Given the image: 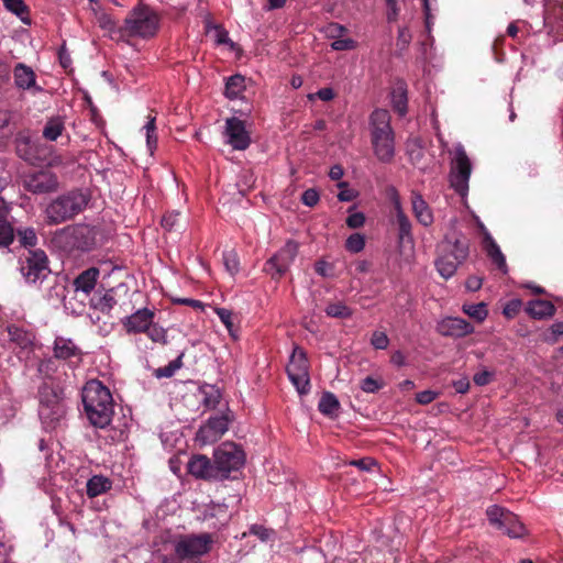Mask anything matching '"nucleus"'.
<instances>
[{
  "mask_svg": "<svg viewBox=\"0 0 563 563\" xmlns=\"http://www.w3.org/2000/svg\"><path fill=\"white\" fill-rule=\"evenodd\" d=\"M299 250V244L292 240L286 244L265 263V272L273 278H280L288 271L295 261Z\"/></svg>",
  "mask_w": 563,
  "mask_h": 563,
  "instance_id": "nucleus-15",
  "label": "nucleus"
},
{
  "mask_svg": "<svg viewBox=\"0 0 563 563\" xmlns=\"http://www.w3.org/2000/svg\"><path fill=\"white\" fill-rule=\"evenodd\" d=\"M206 33L213 34V40L217 45H230L234 46V43L230 40L228 31L220 24H213L210 19H206Z\"/></svg>",
  "mask_w": 563,
  "mask_h": 563,
  "instance_id": "nucleus-31",
  "label": "nucleus"
},
{
  "mask_svg": "<svg viewBox=\"0 0 563 563\" xmlns=\"http://www.w3.org/2000/svg\"><path fill=\"white\" fill-rule=\"evenodd\" d=\"M463 311L478 322L484 321L488 314L485 302L463 305Z\"/></svg>",
  "mask_w": 563,
  "mask_h": 563,
  "instance_id": "nucleus-38",
  "label": "nucleus"
},
{
  "mask_svg": "<svg viewBox=\"0 0 563 563\" xmlns=\"http://www.w3.org/2000/svg\"><path fill=\"white\" fill-rule=\"evenodd\" d=\"M20 183L25 191L33 195H48L59 187L57 175L47 168L23 173Z\"/></svg>",
  "mask_w": 563,
  "mask_h": 563,
  "instance_id": "nucleus-10",
  "label": "nucleus"
},
{
  "mask_svg": "<svg viewBox=\"0 0 563 563\" xmlns=\"http://www.w3.org/2000/svg\"><path fill=\"white\" fill-rule=\"evenodd\" d=\"M216 313L218 314L222 323L225 325L230 334L233 338H236L233 330L232 311L225 308H216Z\"/></svg>",
  "mask_w": 563,
  "mask_h": 563,
  "instance_id": "nucleus-49",
  "label": "nucleus"
},
{
  "mask_svg": "<svg viewBox=\"0 0 563 563\" xmlns=\"http://www.w3.org/2000/svg\"><path fill=\"white\" fill-rule=\"evenodd\" d=\"M472 173V163L462 144L454 146V157L451 161L449 180L451 187L461 196L468 191V180Z\"/></svg>",
  "mask_w": 563,
  "mask_h": 563,
  "instance_id": "nucleus-8",
  "label": "nucleus"
},
{
  "mask_svg": "<svg viewBox=\"0 0 563 563\" xmlns=\"http://www.w3.org/2000/svg\"><path fill=\"white\" fill-rule=\"evenodd\" d=\"M522 306V301L520 299H511L506 303L503 309V313L506 318L511 319L518 314Z\"/></svg>",
  "mask_w": 563,
  "mask_h": 563,
  "instance_id": "nucleus-53",
  "label": "nucleus"
},
{
  "mask_svg": "<svg viewBox=\"0 0 563 563\" xmlns=\"http://www.w3.org/2000/svg\"><path fill=\"white\" fill-rule=\"evenodd\" d=\"M54 356L58 360H70L71 357H78L81 360L82 352L70 339L64 336H57L54 341Z\"/></svg>",
  "mask_w": 563,
  "mask_h": 563,
  "instance_id": "nucleus-21",
  "label": "nucleus"
},
{
  "mask_svg": "<svg viewBox=\"0 0 563 563\" xmlns=\"http://www.w3.org/2000/svg\"><path fill=\"white\" fill-rule=\"evenodd\" d=\"M493 374L488 371H482L476 373L473 377L474 383L477 386H485L490 383Z\"/></svg>",
  "mask_w": 563,
  "mask_h": 563,
  "instance_id": "nucleus-63",
  "label": "nucleus"
},
{
  "mask_svg": "<svg viewBox=\"0 0 563 563\" xmlns=\"http://www.w3.org/2000/svg\"><path fill=\"white\" fill-rule=\"evenodd\" d=\"M319 192L313 188L305 190L301 195L302 203L308 207H314L319 202Z\"/></svg>",
  "mask_w": 563,
  "mask_h": 563,
  "instance_id": "nucleus-56",
  "label": "nucleus"
},
{
  "mask_svg": "<svg viewBox=\"0 0 563 563\" xmlns=\"http://www.w3.org/2000/svg\"><path fill=\"white\" fill-rule=\"evenodd\" d=\"M117 303L112 291H107L103 296L99 297L95 302V308L103 313H109Z\"/></svg>",
  "mask_w": 563,
  "mask_h": 563,
  "instance_id": "nucleus-43",
  "label": "nucleus"
},
{
  "mask_svg": "<svg viewBox=\"0 0 563 563\" xmlns=\"http://www.w3.org/2000/svg\"><path fill=\"white\" fill-rule=\"evenodd\" d=\"M245 90L244 76L236 74L228 78L224 95L229 99H236Z\"/></svg>",
  "mask_w": 563,
  "mask_h": 563,
  "instance_id": "nucleus-34",
  "label": "nucleus"
},
{
  "mask_svg": "<svg viewBox=\"0 0 563 563\" xmlns=\"http://www.w3.org/2000/svg\"><path fill=\"white\" fill-rule=\"evenodd\" d=\"M227 142L233 150L244 151L251 144V136L245 129V124L239 118H228L225 121Z\"/></svg>",
  "mask_w": 563,
  "mask_h": 563,
  "instance_id": "nucleus-18",
  "label": "nucleus"
},
{
  "mask_svg": "<svg viewBox=\"0 0 563 563\" xmlns=\"http://www.w3.org/2000/svg\"><path fill=\"white\" fill-rule=\"evenodd\" d=\"M334 96H335V93L332 88L324 87V88L319 89L316 93L308 95V98L310 100H312L316 97H318L322 101H330L334 98Z\"/></svg>",
  "mask_w": 563,
  "mask_h": 563,
  "instance_id": "nucleus-61",
  "label": "nucleus"
},
{
  "mask_svg": "<svg viewBox=\"0 0 563 563\" xmlns=\"http://www.w3.org/2000/svg\"><path fill=\"white\" fill-rule=\"evenodd\" d=\"M563 334V321L554 322L545 332L542 333V341L554 344Z\"/></svg>",
  "mask_w": 563,
  "mask_h": 563,
  "instance_id": "nucleus-41",
  "label": "nucleus"
},
{
  "mask_svg": "<svg viewBox=\"0 0 563 563\" xmlns=\"http://www.w3.org/2000/svg\"><path fill=\"white\" fill-rule=\"evenodd\" d=\"M14 241V230L5 220H0V247H9Z\"/></svg>",
  "mask_w": 563,
  "mask_h": 563,
  "instance_id": "nucleus-40",
  "label": "nucleus"
},
{
  "mask_svg": "<svg viewBox=\"0 0 563 563\" xmlns=\"http://www.w3.org/2000/svg\"><path fill=\"white\" fill-rule=\"evenodd\" d=\"M20 271L29 283L35 284L45 279L51 273L45 252L42 250H30L21 263Z\"/></svg>",
  "mask_w": 563,
  "mask_h": 563,
  "instance_id": "nucleus-13",
  "label": "nucleus"
},
{
  "mask_svg": "<svg viewBox=\"0 0 563 563\" xmlns=\"http://www.w3.org/2000/svg\"><path fill=\"white\" fill-rule=\"evenodd\" d=\"M485 250L487 256L493 261V263L500 269L503 273H507V264L504 254L501 253L497 243L493 240L492 236L485 238Z\"/></svg>",
  "mask_w": 563,
  "mask_h": 563,
  "instance_id": "nucleus-29",
  "label": "nucleus"
},
{
  "mask_svg": "<svg viewBox=\"0 0 563 563\" xmlns=\"http://www.w3.org/2000/svg\"><path fill=\"white\" fill-rule=\"evenodd\" d=\"M211 543L212 538L209 533L187 536L176 543L175 552L181 559L199 556L210 551Z\"/></svg>",
  "mask_w": 563,
  "mask_h": 563,
  "instance_id": "nucleus-17",
  "label": "nucleus"
},
{
  "mask_svg": "<svg viewBox=\"0 0 563 563\" xmlns=\"http://www.w3.org/2000/svg\"><path fill=\"white\" fill-rule=\"evenodd\" d=\"M356 47V42L352 38H336L331 43L334 51H351Z\"/></svg>",
  "mask_w": 563,
  "mask_h": 563,
  "instance_id": "nucleus-55",
  "label": "nucleus"
},
{
  "mask_svg": "<svg viewBox=\"0 0 563 563\" xmlns=\"http://www.w3.org/2000/svg\"><path fill=\"white\" fill-rule=\"evenodd\" d=\"M154 313L146 309H140L126 318L124 323L128 332H144L153 322Z\"/></svg>",
  "mask_w": 563,
  "mask_h": 563,
  "instance_id": "nucleus-22",
  "label": "nucleus"
},
{
  "mask_svg": "<svg viewBox=\"0 0 563 563\" xmlns=\"http://www.w3.org/2000/svg\"><path fill=\"white\" fill-rule=\"evenodd\" d=\"M64 129V121L59 117L51 118L43 129V136L48 141H56Z\"/></svg>",
  "mask_w": 563,
  "mask_h": 563,
  "instance_id": "nucleus-35",
  "label": "nucleus"
},
{
  "mask_svg": "<svg viewBox=\"0 0 563 563\" xmlns=\"http://www.w3.org/2000/svg\"><path fill=\"white\" fill-rule=\"evenodd\" d=\"M325 313L331 318L347 319L352 317L353 311L343 301H335L327 306Z\"/></svg>",
  "mask_w": 563,
  "mask_h": 563,
  "instance_id": "nucleus-36",
  "label": "nucleus"
},
{
  "mask_svg": "<svg viewBox=\"0 0 563 563\" xmlns=\"http://www.w3.org/2000/svg\"><path fill=\"white\" fill-rule=\"evenodd\" d=\"M486 516L490 525L510 538H520L525 534V526L518 517L498 505L488 507Z\"/></svg>",
  "mask_w": 563,
  "mask_h": 563,
  "instance_id": "nucleus-12",
  "label": "nucleus"
},
{
  "mask_svg": "<svg viewBox=\"0 0 563 563\" xmlns=\"http://www.w3.org/2000/svg\"><path fill=\"white\" fill-rule=\"evenodd\" d=\"M4 7L24 21V15L29 13L27 7L23 0H3Z\"/></svg>",
  "mask_w": 563,
  "mask_h": 563,
  "instance_id": "nucleus-44",
  "label": "nucleus"
},
{
  "mask_svg": "<svg viewBox=\"0 0 563 563\" xmlns=\"http://www.w3.org/2000/svg\"><path fill=\"white\" fill-rule=\"evenodd\" d=\"M18 238L24 247H34L37 244V236L33 228L18 230Z\"/></svg>",
  "mask_w": 563,
  "mask_h": 563,
  "instance_id": "nucleus-42",
  "label": "nucleus"
},
{
  "mask_svg": "<svg viewBox=\"0 0 563 563\" xmlns=\"http://www.w3.org/2000/svg\"><path fill=\"white\" fill-rule=\"evenodd\" d=\"M16 155L31 165H41L47 162L51 148L38 141H32L29 136L19 135L15 139Z\"/></svg>",
  "mask_w": 563,
  "mask_h": 563,
  "instance_id": "nucleus-14",
  "label": "nucleus"
},
{
  "mask_svg": "<svg viewBox=\"0 0 563 563\" xmlns=\"http://www.w3.org/2000/svg\"><path fill=\"white\" fill-rule=\"evenodd\" d=\"M383 387V383L377 379L367 376L361 383V389L365 393H376Z\"/></svg>",
  "mask_w": 563,
  "mask_h": 563,
  "instance_id": "nucleus-57",
  "label": "nucleus"
},
{
  "mask_svg": "<svg viewBox=\"0 0 563 563\" xmlns=\"http://www.w3.org/2000/svg\"><path fill=\"white\" fill-rule=\"evenodd\" d=\"M364 246H365V239L360 233L351 234L345 242L346 250L352 253L361 252L364 249Z\"/></svg>",
  "mask_w": 563,
  "mask_h": 563,
  "instance_id": "nucleus-45",
  "label": "nucleus"
},
{
  "mask_svg": "<svg viewBox=\"0 0 563 563\" xmlns=\"http://www.w3.org/2000/svg\"><path fill=\"white\" fill-rule=\"evenodd\" d=\"M314 271L324 278L334 277V265L324 260H319L314 263Z\"/></svg>",
  "mask_w": 563,
  "mask_h": 563,
  "instance_id": "nucleus-48",
  "label": "nucleus"
},
{
  "mask_svg": "<svg viewBox=\"0 0 563 563\" xmlns=\"http://www.w3.org/2000/svg\"><path fill=\"white\" fill-rule=\"evenodd\" d=\"M223 264L225 266V269L231 274L234 275L239 272V258L235 251H227L223 253Z\"/></svg>",
  "mask_w": 563,
  "mask_h": 563,
  "instance_id": "nucleus-46",
  "label": "nucleus"
},
{
  "mask_svg": "<svg viewBox=\"0 0 563 563\" xmlns=\"http://www.w3.org/2000/svg\"><path fill=\"white\" fill-rule=\"evenodd\" d=\"M218 478H227L232 471H238L245 463L244 451L233 442L222 443L213 454Z\"/></svg>",
  "mask_w": 563,
  "mask_h": 563,
  "instance_id": "nucleus-9",
  "label": "nucleus"
},
{
  "mask_svg": "<svg viewBox=\"0 0 563 563\" xmlns=\"http://www.w3.org/2000/svg\"><path fill=\"white\" fill-rule=\"evenodd\" d=\"M286 371L299 395L308 394L310 390L309 362L301 347H294Z\"/></svg>",
  "mask_w": 563,
  "mask_h": 563,
  "instance_id": "nucleus-11",
  "label": "nucleus"
},
{
  "mask_svg": "<svg viewBox=\"0 0 563 563\" xmlns=\"http://www.w3.org/2000/svg\"><path fill=\"white\" fill-rule=\"evenodd\" d=\"M188 472L197 478H218L214 461L211 462V460L206 455H194L188 462Z\"/></svg>",
  "mask_w": 563,
  "mask_h": 563,
  "instance_id": "nucleus-19",
  "label": "nucleus"
},
{
  "mask_svg": "<svg viewBox=\"0 0 563 563\" xmlns=\"http://www.w3.org/2000/svg\"><path fill=\"white\" fill-rule=\"evenodd\" d=\"M100 271L97 267H89L81 272L73 282L75 291L89 295L96 287Z\"/></svg>",
  "mask_w": 563,
  "mask_h": 563,
  "instance_id": "nucleus-23",
  "label": "nucleus"
},
{
  "mask_svg": "<svg viewBox=\"0 0 563 563\" xmlns=\"http://www.w3.org/2000/svg\"><path fill=\"white\" fill-rule=\"evenodd\" d=\"M232 412L229 408L221 416L210 417L197 432V440L206 445L217 442L229 429L232 421Z\"/></svg>",
  "mask_w": 563,
  "mask_h": 563,
  "instance_id": "nucleus-16",
  "label": "nucleus"
},
{
  "mask_svg": "<svg viewBox=\"0 0 563 563\" xmlns=\"http://www.w3.org/2000/svg\"><path fill=\"white\" fill-rule=\"evenodd\" d=\"M349 465L355 466L364 472H371L377 465V462L373 457H363L360 460H351Z\"/></svg>",
  "mask_w": 563,
  "mask_h": 563,
  "instance_id": "nucleus-50",
  "label": "nucleus"
},
{
  "mask_svg": "<svg viewBox=\"0 0 563 563\" xmlns=\"http://www.w3.org/2000/svg\"><path fill=\"white\" fill-rule=\"evenodd\" d=\"M411 205L417 220L424 227L430 225L433 221L432 212L420 194L412 192Z\"/></svg>",
  "mask_w": 563,
  "mask_h": 563,
  "instance_id": "nucleus-26",
  "label": "nucleus"
},
{
  "mask_svg": "<svg viewBox=\"0 0 563 563\" xmlns=\"http://www.w3.org/2000/svg\"><path fill=\"white\" fill-rule=\"evenodd\" d=\"M144 332L147 333V335L150 336V339L154 342H158V343H166V332L164 329L157 327V325H153L151 324L147 330H145Z\"/></svg>",
  "mask_w": 563,
  "mask_h": 563,
  "instance_id": "nucleus-54",
  "label": "nucleus"
},
{
  "mask_svg": "<svg viewBox=\"0 0 563 563\" xmlns=\"http://www.w3.org/2000/svg\"><path fill=\"white\" fill-rule=\"evenodd\" d=\"M199 393L202 395L201 404L208 410L216 409L222 398L221 390L216 385L203 384L199 387Z\"/></svg>",
  "mask_w": 563,
  "mask_h": 563,
  "instance_id": "nucleus-27",
  "label": "nucleus"
},
{
  "mask_svg": "<svg viewBox=\"0 0 563 563\" xmlns=\"http://www.w3.org/2000/svg\"><path fill=\"white\" fill-rule=\"evenodd\" d=\"M396 222L399 243L412 242L411 222L399 206H397Z\"/></svg>",
  "mask_w": 563,
  "mask_h": 563,
  "instance_id": "nucleus-32",
  "label": "nucleus"
},
{
  "mask_svg": "<svg viewBox=\"0 0 563 563\" xmlns=\"http://www.w3.org/2000/svg\"><path fill=\"white\" fill-rule=\"evenodd\" d=\"M38 415L44 423L53 427L66 413L60 388L44 382L38 388Z\"/></svg>",
  "mask_w": 563,
  "mask_h": 563,
  "instance_id": "nucleus-7",
  "label": "nucleus"
},
{
  "mask_svg": "<svg viewBox=\"0 0 563 563\" xmlns=\"http://www.w3.org/2000/svg\"><path fill=\"white\" fill-rule=\"evenodd\" d=\"M10 342L14 343L18 347L26 350L33 346L35 335L23 328L15 324H9L7 327Z\"/></svg>",
  "mask_w": 563,
  "mask_h": 563,
  "instance_id": "nucleus-24",
  "label": "nucleus"
},
{
  "mask_svg": "<svg viewBox=\"0 0 563 563\" xmlns=\"http://www.w3.org/2000/svg\"><path fill=\"white\" fill-rule=\"evenodd\" d=\"M184 353H180L175 360L169 362L166 366L155 369L154 375L156 378L172 377L177 369L183 366Z\"/></svg>",
  "mask_w": 563,
  "mask_h": 563,
  "instance_id": "nucleus-39",
  "label": "nucleus"
},
{
  "mask_svg": "<svg viewBox=\"0 0 563 563\" xmlns=\"http://www.w3.org/2000/svg\"><path fill=\"white\" fill-rule=\"evenodd\" d=\"M391 101L394 109L399 113V115H405L407 112V93L401 86L393 90Z\"/></svg>",
  "mask_w": 563,
  "mask_h": 563,
  "instance_id": "nucleus-37",
  "label": "nucleus"
},
{
  "mask_svg": "<svg viewBox=\"0 0 563 563\" xmlns=\"http://www.w3.org/2000/svg\"><path fill=\"white\" fill-rule=\"evenodd\" d=\"M81 400L89 422L103 429L111 422L113 416V398L108 387L100 380L91 379L81 390Z\"/></svg>",
  "mask_w": 563,
  "mask_h": 563,
  "instance_id": "nucleus-1",
  "label": "nucleus"
},
{
  "mask_svg": "<svg viewBox=\"0 0 563 563\" xmlns=\"http://www.w3.org/2000/svg\"><path fill=\"white\" fill-rule=\"evenodd\" d=\"M319 411L328 417H333L340 409V402L334 394L324 391L318 404Z\"/></svg>",
  "mask_w": 563,
  "mask_h": 563,
  "instance_id": "nucleus-33",
  "label": "nucleus"
},
{
  "mask_svg": "<svg viewBox=\"0 0 563 563\" xmlns=\"http://www.w3.org/2000/svg\"><path fill=\"white\" fill-rule=\"evenodd\" d=\"M111 481L103 475H95L88 479L86 488L90 498L97 497L111 489Z\"/></svg>",
  "mask_w": 563,
  "mask_h": 563,
  "instance_id": "nucleus-30",
  "label": "nucleus"
},
{
  "mask_svg": "<svg viewBox=\"0 0 563 563\" xmlns=\"http://www.w3.org/2000/svg\"><path fill=\"white\" fill-rule=\"evenodd\" d=\"M391 115L385 109H376L369 115L371 143L375 156L388 164L395 157V132L390 124Z\"/></svg>",
  "mask_w": 563,
  "mask_h": 563,
  "instance_id": "nucleus-2",
  "label": "nucleus"
},
{
  "mask_svg": "<svg viewBox=\"0 0 563 563\" xmlns=\"http://www.w3.org/2000/svg\"><path fill=\"white\" fill-rule=\"evenodd\" d=\"M346 225L351 229H358L364 225L365 223V216L363 212H354L351 213L346 218Z\"/></svg>",
  "mask_w": 563,
  "mask_h": 563,
  "instance_id": "nucleus-58",
  "label": "nucleus"
},
{
  "mask_svg": "<svg viewBox=\"0 0 563 563\" xmlns=\"http://www.w3.org/2000/svg\"><path fill=\"white\" fill-rule=\"evenodd\" d=\"M371 344L377 350H385L389 344V339L385 332L375 331L372 334Z\"/></svg>",
  "mask_w": 563,
  "mask_h": 563,
  "instance_id": "nucleus-52",
  "label": "nucleus"
},
{
  "mask_svg": "<svg viewBox=\"0 0 563 563\" xmlns=\"http://www.w3.org/2000/svg\"><path fill=\"white\" fill-rule=\"evenodd\" d=\"M158 15L148 5L140 3L125 18L121 36L148 38L158 30Z\"/></svg>",
  "mask_w": 563,
  "mask_h": 563,
  "instance_id": "nucleus-5",
  "label": "nucleus"
},
{
  "mask_svg": "<svg viewBox=\"0 0 563 563\" xmlns=\"http://www.w3.org/2000/svg\"><path fill=\"white\" fill-rule=\"evenodd\" d=\"M89 197L80 190H70L52 200L45 209V221L57 225L75 218L88 205Z\"/></svg>",
  "mask_w": 563,
  "mask_h": 563,
  "instance_id": "nucleus-4",
  "label": "nucleus"
},
{
  "mask_svg": "<svg viewBox=\"0 0 563 563\" xmlns=\"http://www.w3.org/2000/svg\"><path fill=\"white\" fill-rule=\"evenodd\" d=\"M437 395L433 390H423L416 395V400L421 405H428L437 398Z\"/></svg>",
  "mask_w": 563,
  "mask_h": 563,
  "instance_id": "nucleus-62",
  "label": "nucleus"
},
{
  "mask_svg": "<svg viewBox=\"0 0 563 563\" xmlns=\"http://www.w3.org/2000/svg\"><path fill=\"white\" fill-rule=\"evenodd\" d=\"M387 5V20L389 22L396 21L398 16V5L396 0H386Z\"/></svg>",
  "mask_w": 563,
  "mask_h": 563,
  "instance_id": "nucleus-64",
  "label": "nucleus"
},
{
  "mask_svg": "<svg viewBox=\"0 0 563 563\" xmlns=\"http://www.w3.org/2000/svg\"><path fill=\"white\" fill-rule=\"evenodd\" d=\"M473 331L474 327L462 318H445L439 324V332L444 336L463 338Z\"/></svg>",
  "mask_w": 563,
  "mask_h": 563,
  "instance_id": "nucleus-20",
  "label": "nucleus"
},
{
  "mask_svg": "<svg viewBox=\"0 0 563 563\" xmlns=\"http://www.w3.org/2000/svg\"><path fill=\"white\" fill-rule=\"evenodd\" d=\"M250 533L258 537L262 541H267L269 540L274 531L263 526L254 525L250 528Z\"/></svg>",
  "mask_w": 563,
  "mask_h": 563,
  "instance_id": "nucleus-59",
  "label": "nucleus"
},
{
  "mask_svg": "<svg viewBox=\"0 0 563 563\" xmlns=\"http://www.w3.org/2000/svg\"><path fill=\"white\" fill-rule=\"evenodd\" d=\"M52 242L68 253L75 250L89 251L95 245V235L88 225L77 224L56 231Z\"/></svg>",
  "mask_w": 563,
  "mask_h": 563,
  "instance_id": "nucleus-6",
  "label": "nucleus"
},
{
  "mask_svg": "<svg viewBox=\"0 0 563 563\" xmlns=\"http://www.w3.org/2000/svg\"><path fill=\"white\" fill-rule=\"evenodd\" d=\"M340 188V192L338 194V199L340 201H352L356 198L357 192L354 189L349 188V184L345 181H341L338 184Z\"/></svg>",
  "mask_w": 563,
  "mask_h": 563,
  "instance_id": "nucleus-51",
  "label": "nucleus"
},
{
  "mask_svg": "<svg viewBox=\"0 0 563 563\" xmlns=\"http://www.w3.org/2000/svg\"><path fill=\"white\" fill-rule=\"evenodd\" d=\"M408 154L411 158L422 156V142L419 137L412 139L408 144Z\"/></svg>",
  "mask_w": 563,
  "mask_h": 563,
  "instance_id": "nucleus-60",
  "label": "nucleus"
},
{
  "mask_svg": "<svg viewBox=\"0 0 563 563\" xmlns=\"http://www.w3.org/2000/svg\"><path fill=\"white\" fill-rule=\"evenodd\" d=\"M179 219H180V212L173 211L166 213L162 219V227L166 231H174L179 228Z\"/></svg>",
  "mask_w": 563,
  "mask_h": 563,
  "instance_id": "nucleus-47",
  "label": "nucleus"
},
{
  "mask_svg": "<svg viewBox=\"0 0 563 563\" xmlns=\"http://www.w3.org/2000/svg\"><path fill=\"white\" fill-rule=\"evenodd\" d=\"M468 256V241L465 238L445 235L438 244V257L434 262L438 273L444 278H451L457 267Z\"/></svg>",
  "mask_w": 563,
  "mask_h": 563,
  "instance_id": "nucleus-3",
  "label": "nucleus"
},
{
  "mask_svg": "<svg viewBox=\"0 0 563 563\" xmlns=\"http://www.w3.org/2000/svg\"><path fill=\"white\" fill-rule=\"evenodd\" d=\"M14 82L21 89H30L35 86V74L31 67L20 63L14 68Z\"/></svg>",
  "mask_w": 563,
  "mask_h": 563,
  "instance_id": "nucleus-28",
  "label": "nucleus"
},
{
  "mask_svg": "<svg viewBox=\"0 0 563 563\" xmlns=\"http://www.w3.org/2000/svg\"><path fill=\"white\" fill-rule=\"evenodd\" d=\"M526 311L533 319L541 320L551 318L555 313V307L549 300L536 299L528 302Z\"/></svg>",
  "mask_w": 563,
  "mask_h": 563,
  "instance_id": "nucleus-25",
  "label": "nucleus"
}]
</instances>
